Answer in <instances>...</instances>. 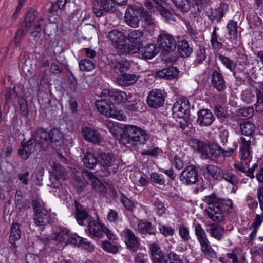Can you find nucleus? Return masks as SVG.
<instances>
[{"label": "nucleus", "mask_w": 263, "mask_h": 263, "mask_svg": "<svg viewBox=\"0 0 263 263\" xmlns=\"http://www.w3.org/2000/svg\"><path fill=\"white\" fill-rule=\"evenodd\" d=\"M201 250L206 255H208L211 257H214L216 255V252L212 249L210 246V243L209 240L199 242Z\"/></svg>", "instance_id": "45"}, {"label": "nucleus", "mask_w": 263, "mask_h": 263, "mask_svg": "<svg viewBox=\"0 0 263 263\" xmlns=\"http://www.w3.org/2000/svg\"><path fill=\"white\" fill-rule=\"evenodd\" d=\"M102 95H107L116 104L125 103L132 97V95L130 93L127 94L124 91L114 89H104L102 91Z\"/></svg>", "instance_id": "15"}, {"label": "nucleus", "mask_w": 263, "mask_h": 263, "mask_svg": "<svg viewBox=\"0 0 263 263\" xmlns=\"http://www.w3.org/2000/svg\"><path fill=\"white\" fill-rule=\"evenodd\" d=\"M138 79V77L134 74H123L119 76L117 81L122 86H129L135 83Z\"/></svg>", "instance_id": "35"}, {"label": "nucleus", "mask_w": 263, "mask_h": 263, "mask_svg": "<svg viewBox=\"0 0 263 263\" xmlns=\"http://www.w3.org/2000/svg\"><path fill=\"white\" fill-rule=\"evenodd\" d=\"M227 30L228 36L226 39L231 43V47L228 49L231 50L235 48L238 43L237 22L233 20H229L227 24Z\"/></svg>", "instance_id": "16"}, {"label": "nucleus", "mask_w": 263, "mask_h": 263, "mask_svg": "<svg viewBox=\"0 0 263 263\" xmlns=\"http://www.w3.org/2000/svg\"><path fill=\"white\" fill-rule=\"evenodd\" d=\"M197 114L198 118L196 122L201 126L210 125L215 120V117L213 113L207 109L200 110Z\"/></svg>", "instance_id": "21"}, {"label": "nucleus", "mask_w": 263, "mask_h": 263, "mask_svg": "<svg viewBox=\"0 0 263 263\" xmlns=\"http://www.w3.org/2000/svg\"><path fill=\"white\" fill-rule=\"evenodd\" d=\"M195 233L199 242L208 240L207 235L200 224H195Z\"/></svg>", "instance_id": "46"}, {"label": "nucleus", "mask_w": 263, "mask_h": 263, "mask_svg": "<svg viewBox=\"0 0 263 263\" xmlns=\"http://www.w3.org/2000/svg\"><path fill=\"white\" fill-rule=\"evenodd\" d=\"M81 132L84 139L87 141L98 144L102 141L101 137L99 132L90 127H83L81 129Z\"/></svg>", "instance_id": "20"}, {"label": "nucleus", "mask_w": 263, "mask_h": 263, "mask_svg": "<svg viewBox=\"0 0 263 263\" xmlns=\"http://www.w3.org/2000/svg\"><path fill=\"white\" fill-rule=\"evenodd\" d=\"M105 11H114V3L112 0H99V3Z\"/></svg>", "instance_id": "51"}, {"label": "nucleus", "mask_w": 263, "mask_h": 263, "mask_svg": "<svg viewBox=\"0 0 263 263\" xmlns=\"http://www.w3.org/2000/svg\"><path fill=\"white\" fill-rule=\"evenodd\" d=\"M120 201L124 206L128 210H132L134 208V204L132 200L124 195L121 196Z\"/></svg>", "instance_id": "55"}, {"label": "nucleus", "mask_w": 263, "mask_h": 263, "mask_svg": "<svg viewBox=\"0 0 263 263\" xmlns=\"http://www.w3.org/2000/svg\"><path fill=\"white\" fill-rule=\"evenodd\" d=\"M102 248L106 252L116 254L118 251V246L116 244L111 243L108 241H103L101 242Z\"/></svg>", "instance_id": "47"}, {"label": "nucleus", "mask_w": 263, "mask_h": 263, "mask_svg": "<svg viewBox=\"0 0 263 263\" xmlns=\"http://www.w3.org/2000/svg\"><path fill=\"white\" fill-rule=\"evenodd\" d=\"M79 66L80 70L86 72L91 71L95 68L94 62L87 59L81 60L79 62Z\"/></svg>", "instance_id": "42"}, {"label": "nucleus", "mask_w": 263, "mask_h": 263, "mask_svg": "<svg viewBox=\"0 0 263 263\" xmlns=\"http://www.w3.org/2000/svg\"><path fill=\"white\" fill-rule=\"evenodd\" d=\"M82 241V237L76 234H70L68 233V236L67 237V240L66 241V245L70 244L73 246H79Z\"/></svg>", "instance_id": "48"}, {"label": "nucleus", "mask_w": 263, "mask_h": 263, "mask_svg": "<svg viewBox=\"0 0 263 263\" xmlns=\"http://www.w3.org/2000/svg\"><path fill=\"white\" fill-rule=\"evenodd\" d=\"M107 37L111 44L116 48L118 54H127L130 52L129 45L126 42V37L123 32L114 29L108 32Z\"/></svg>", "instance_id": "6"}, {"label": "nucleus", "mask_w": 263, "mask_h": 263, "mask_svg": "<svg viewBox=\"0 0 263 263\" xmlns=\"http://www.w3.org/2000/svg\"><path fill=\"white\" fill-rule=\"evenodd\" d=\"M166 71H167L166 79H173L175 78L179 73L178 69L174 67H170L166 68Z\"/></svg>", "instance_id": "62"}, {"label": "nucleus", "mask_w": 263, "mask_h": 263, "mask_svg": "<svg viewBox=\"0 0 263 263\" xmlns=\"http://www.w3.org/2000/svg\"><path fill=\"white\" fill-rule=\"evenodd\" d=\"M21 236V231L19 224L13 222L12 223L10 228V234L9 242L11 245V247L15 249L17 247L16 241L20 239Z\"/></svg>", "instance_id": "27"}, {"label": "nucleus", "mask_w": 263, "mask_h": 263, "mask_svg": "<svg viewBox=\"0 0 263 263\" xmlns=\"http://www.w3.org/2000/svg\"><path fill=\"white\" fill-rule=\"evenodd\" d=\"M164 93L161 90L158 89L149 91L146 99L148 105L153 108H157L162 106L164 104Z\"/></svg>", "instance_id": "14"}, {"label": "nucleus", "mask_w": 263, "mask_h": 263, "mask_svg": "<svg viewBox=\"0 0 263 263\" xmlns=\"http://www.w3.org/2000/svg\"><path fill=\"white\" fill-rule=\"evenodd\" d=\"M75 217L77 222L80 225H85L89 220L91 217L85 209L78 201H74Z\"/></svg>", "instance_id": "22"}, {"label": "nucleus", "mask_w": 263, "mask_h": 263, "mask_svg": "<svg viewBox=\"0 0 263 263\" xmlns=\"http://www.w3.org/2000/svg\"><path fill=\"white\" fill-rule=\"evenodd\" d=\"M191 0H172L173 3L181 11L188 12L191 8ZM195 5L202 8L210 4V0H193Z\"/></svg>", "instance_id": "19"}, {"label": "nucleus", "mask_w": 263, "mask_h": 263, "mask_svg": "<svg viewBox=\"0 0 263 263\" xmlns=\"http://www.w3.org/2000/svg\"><path fill=\"white\" fill-rule=\"evenodd\" d=\"M107 219L110 222H116L118 221L121 220V218L120 217L118 213L114 210L110 209L109 210Z\"/></svg>", "instance_id": "58"}, {"label": "nucleus", "mask_w": 263, "mask_h": 263, "mask_svg": "<svg viewBox=\"0 0 263 263\" xmlns=\"http://www.w3.org/2000/svg\"><path fill=\"white\" fill-rule=\"evenodd\" d=\"M98 157L96 158L93 154L88 152L85 154L83 161L87 167L93 169L98 162Z\"/></svg>", "instance_id": "41"}, {"label": "nucleus", "mask_w": 263, "mask_h": 263, "mask_svg": "<svg viewBox=\"0 0 263 263\" xmlns=\"http://www.w3.org/2000/svg\"><path fill=\"white\" fill-rule=\"evenodd\" d=\"M146 132L134 125H126L124 127L123 140L132 146L144 144L147 140Z\"/></svg>", "instance_id": "3"}, {"label": "nucleus", "mask_w": 263, "mask_h": 263, "mask_svg": "<svg viewBox=\"0 0 263 263\" xmlns=\"http://www.w3.org/2000/svg\"><path fill=\"white\" fill-rule=\"evenodd\" d=\"M150 253L153 263H167L164 254L158 244H151Z\"/></svg>", "instance_id": "23"}, {"label": "nucleus", "mask_w": 263, "mask_h": 263, "mask_svg": "<svg viewBox=\"0 0 263 263\" xmlns=\"http://www.w3.org/2000/svg\"><path fill=\"white\" fill-rule=\"evenodd\" d=\"M33 209L34 211V221L37 226L45 225L48 222L50 210L42 201L35 200L32 201Z\"/></svg>", "instance_id": "7"}, {"label": "nucleus", "mask_w": 263, "mask_h": 263, "mask_svg": "<svg viewBox=\"0 0 263 263\" xmlns=\"http://www.w3.org/2000/svg\"><path fill=\"white\" fill-rule=\"evenodd\" d=\"M212 84L219 91H222L226 88V82L223 76L216 71L212 72Z\"/></svg>", "instance_id": "30"}, {"label": "nucleus", "mask_w": 263, "mask_h": 263, "mask_svg": "<svg viewBox=\"0 0 263 263\" xmlns=\"http://www.w3.org/2000/svg\"><path fill=\"white\" fill-rule=\"evenodd\" d=\"M203 201L208 205L204 210L205 215L215 222L224 221L225 214L230 213L233 208L231 199L220 197L214 193L204 196Z\"/></svg>", "instance_id": "1"}, {"label": "nucleus", "mask_w": 263, "mask_h": 263, "mask_svg": "<svg viewBox=\"0 0 263 263\" xmlns=\"http://www.w3.org/2000/svg\"><path fill=\"white\" fill-rule=\"evenodd\" d=\"M258 96L256 91L253 89H247L241 95V99L245 103L249 104L254 101Z\"/></svg>", "instance_id": "43"}, {"label": "nucleus", "mask_w": 263, "mask_h": 263, "mask_svg": "<svg viewBox=\"0 0 263 263\" xmlns=\"http://www.w3.org/2000/svg\"><path fill=\"white\" fill-rule=\"evenodd\" d=\"M198 175L196 167L194 165L186 166L181 173L179 179L185 185L195 184L198 180Z\"/></svg>", "instance_id": "13"}, {"label": "nucleus", "mask_w": 263, "mask_h": 263, "mask_svg": "<svg viewBox=\"0 0 263 263\" xmlns=\"http://www.w3.org/2000/svg\"><path fill=\"white\" fill-rule=\"evenodd\" d=\"M40 144L43 148L46 147L49 144V133L43 129L38 130L35 136V140Z\"/></svg>", "instance_id": "32"}, {"label": "nucleus", "mask_w": 263, "mask_h": 263, "mask_svg": "<svg viewBox=\"0 0 263 263\" xmlns=\"http://www.w3.org/2000/svg\"><path fill=\"white\" fill-rule=\"evenodd\" d=\"M35 148L34 141L28 140L23 145V148L18 150L19 155L23 159H27Z\"/></svg>", "instance_id": "33"}, {"label": "nucleus", "mask_w": 263, "mask_h": 263, "mask_svg": "<svg viewBox=\"0 0 263 263\" xmlns=\"http://www.w3.org/2000/svg\"><path fill=\"white\" fill-rule=\"evenodd\" d=\"M120 235L128 249L134 252L139 249L140 245L139 239L131 229L128 228H124Z\"/></svg>", "instance_id": "10"}, {"label": "nucleus", "mask_w": 263, "mask_h": 263, "mask_svg": "<svg viewBox=\"0 0 263 263\" xmlns=\"http://www.w3.org/2000/svg\"><path fill=\"white\" fill-rule=\"evenodd\" d=\"M256 111L258 112L263 111V96H257V102L255 104Z\"/></svg>", "instance_id": "64"}, {"label": "nucleus", "mask_w": 263, "mask_h": 263, "mask_svg": "<svg viewBox=\"0 0 263 263\" xmlns=\"http://www.w3.org/2000/svg\"><path fill=\"white\" fill-rule=\"evenodd\" d=\"M150 179L153 183L159 185H164L165 183L163 176L156 173H153L150 175Z\"/></svg>", "instance_id": "52"}, {"label": "nucleus", "mask_w": 263, "mask_h": 263, "mask_svg": "<svg viewBox=\"0 0 263 263\" xmlns=\"http://www.w3.org/2000/svg\"><path fill=\"white\" fill-rule=\"evenodd\" d=\"M143 11V8L140 6L129 7L126 9L125 14L126 23L133 28L138 27Z\"/></svg>", "instance_id": "8"}, {"label": "nucleus", "mask_w": 263, "mask_h": 263, "mask_svg": "<svg viewBox=\"0 0 263 263\" xmlns=\"http://www.w3.org/2000/svg\"><path fill=\"white\" fill-rule=\"evenodd\" d=\"M141 52L144 59H151L158 54L159 49L156 44H149L142 48Z\"/></svg>", "instance_id": "31"}, {"label": "nucleus", "mask_w": 263, "mask_h": 263, "mask_svg": "<svg viewBox=\"0 0 263 263\" xmlns=\"http://www.w3.org/2000/svg\"><path fill=\"white\" fill-rule=\"evenodd\" d=\"M238 142L239 144V151L241 158L242 159L246 160L245 163L248 164L249 161L251 160L250 146L251 141L250 138L247 139L243 137H241L238 139Z\"/></svg>", "instance_id": "18"}, {"label": "nucleus", "mask_w": 263, "mask_h": 263, "mask_svg": "<svg viewBox=\"0 0 263 263\" xmlns=\"http://www.w3.org/2000/svg\"><path fill=\"white\" fill-rule=\"evenodd\" d=\"M178 50L180 57H188L192 52V49L190 47L188 42L183 40L179 42Z\"/></svg>", "instance_id": "36"}, {"label": "nucleus", "mask_w": 263, "mask_h": 263, "mask_svg": "<svg viewBox=\"0 0 263 263\" xmlns=\"http://www.w3.org/2000/svg\"><path fill=\"white\" fill-rule=\"evenodd\" d=\"M168 263H183L179 256L173 252L167 254Z\"/></svg>", "instance_id": "61"}, {"label": "nucleus", "mask_w": 263, "mask_h": 263, "mask_svg": "<svg viewBox=\"0 0 263 263\" xmlns=\"http://www.w3.org/2000/svg\"><path fill=\"white\" fill-rule=\"evenodd\" d=\"M240 127L241 133L245 136H250L254 133L256 127L255 125L250 121H244L240 123Z\"/></svg>", "instance_id": "40"}, {"label": "nucleus", "mask_w": 263, "mask_h": 263, "mask_svg": "<svg viewBox=\"0 0 263 263\" xmlns=\"http://www.w3.org/2000/svg\"><path fill=\"white\" fill-rule=\"evenodd\" d=\"M105 226L98 221L90 220L88 222V230L94 236L101 237L103 235V229Z\"/></svg>", "instance_id": "29"}, {"label": "nucleus", "mask_w": 263, "mask_h": 263, "mask_svg": "<svg viewBox=\"0 0 263 263\" xmlns=\"http://www.w3.org/2000/svg\"><path fill=\"white\" fill-rule=\"evenodd\" d=\"M221 180H224L232 185H236L239 182L238 177L232 172L222 171Z\"/></svg>", "instance_id": "44"}, {"label": "nucleus", "mask_w": 263, "mask_h": 263, "mask_svg": "<svg viewBox=\"0 0 263 263\" xmlns=\"http://www.w3.org/2000/svg\"><path fill=\"white\" fill-rule=\"evenodd\" d=\"M116 161L114 155L109 153H102L98 155V163L104 168L112 166Z\"/></svg>", "instance_id": "26"}, {"label": "nucleus", "mask_w": 263, "mask_h": 263, "mask_svg": "<svg viewBox=\"0 0 263 263\" xmlns=\"http://www.w3.org/2000/svg\"><path fill=\"white\" fill-rule=\"evenodd\" d=\"M82 175L84 179H88L91 181L92 187L97 191L100 193L105 192V185L95 176L92 173L87 170H83Z\"/></svg>", "instance_id": "24"}, {"label": "nucleus", "mask_w": 263, "mask_h": 263, "mask_svg": "<svg viewBox=\"0 0 263 263\" xmlns=\"http://www.w3.org/2000/svg\"><path fill=\"white\" fill-rule=\"evenodd\" d=\"M121 55L115 57L109 63L111 71L117 74L127 71L130 66L129 61Z\"/></svg>", "instance_id": "12"}, {"label": "nucleus", "mask_w": 263, "mask_h": 263, "mask_svg": "<svg viewBox=\"0 0 263 263\" xmlns=\"http://www.w3.org/2000/svg\"><path fill=\"white\" fill-rule=\"evenodd\" d=\"M128 40L130 42L136 44L139 46L142 42H145L146 39L142 31L134 30L128 34Z\"/></svg>", "instance_id": "34"}, {"label": "nucleus", "mask_w": 263, "mask_h": 263, "mask_svg": "<svg viewBox=\"0 0 263 263\" xmlns=\"http://www.w3.org/2000/svg\"><path fill=\"white\" fill-rule=\"evenodd\" d=\"M179 234L180 238L184 241H187L190 238L189 228L183 225H180L179 226Z\"/></svg>", "instance_id": "53"}, {"label": "nucleus", "mask_w": 263, "mask_h": 263, "mask_svg": "<svg viewBox=\"0 0 263 263\" xmlns=\"http://www.w3.org/2000/svg\"><path fill=\"white\" fill-rule=\"evenodd\" d=\"M107 95L101 93V99L95 102V105L99 112L107 117H111L124 121L126 116L117 110L114 103L110 101Z\"/></svg>", "instance_id": "4"}, {"label": "nucleus", "mask_w": 263, "mask_h": 263, "mask_svg": "<svg viewBox=\"0 0 263 263\" xmlns=\"http://www.w3.org/2000/svg\"><path fill=\"white\" fill-rule=\"evenodd\" d=\"M262 213L260 214H256L255 215L254 221L252 224V227L259 228L263 221V209H261Z\"/></svg>", "instance_id": "63"}, {"label": "nucleus", "mask_w": 263, "mask_h": 263, "mask_svg": "<svg viewBox=\"0 0 263 263\" xmlns=\"http://www.w3.org/2000/svg\"><path fill=\"white\" fill-rule=\"evenodd\" d=\"M239 114L244 117L249 118L254 114V108L253 107L243 108L240 110Z\"/></svg>", "instance_id": "60"}, {"label": "nucleus", "mask_w": 263, "mask_h": 263, "mask_svg": "<svg viewBox=\"0 0 263 263\" xmlns=\"http://www.w3.org/2000/svg\"><path fill=\"white\" fill-rule=\"evenodd\" d=\"M159 230L162 234L165 236H172L174 234L175 230L170 226H161Z\"/></svg>", "instance_id": "59"}, {"label": "nucleus", "mask_w": 263, "mask_h": 263, "mask_svg": "<svg viewBox=\"0 0 263 263\" xmlns=\"http://www.w3.org/2000/svg\"><path fill=\"white\" fill-rule=\"evenodd\" d=\"M65 168L62 165L59 164H54L53 166L52 173L56 176V177L63 178L65 173Z\"/></svg>", "instance_id": "57"}, {"label": "nucleus", "mask_w": 263, "mask_h": 263, "mask_svg": "<svg viewBox=\"0 0 263 263\" xmlns=\"http://www.w3.org/2000/svg\"><path fill=\"white\" fill-rule=\"evenodd\" d=\"M206 231L212 237L218 241L222 240L225 232V230L223 227L215 223L207 224Z\"/></svg>", "instance_id": "25"}, {"label": "nucleus", "mask_w": 263, "mask_h": 263, "mask_svg": "<svg viewBox=\"0 0 263 263\" xmlns=\"http://www.w3.org/2000/svg\"><path fill=\"white\" fill-rule=\"evenodd\" d=\"M214 112L217 118L224 121L228 116L227 111L220 105H215L214 106Z\"/></svg>", "instance_id": "50"}, {"label": "nucleus", "mask_w": 263, "mask_h": 263, "mask_svg": "<svg viewBox=\"0 0 263 263\" xmlns=\"http://www.w3.org/2000/svg\"><path fill=\"white\" fill-rule=\"evenodd\" d=\"M221 39L218 35H211L210 42L213 48L219 50L222 48L223 44L220 41Z\"/></svg>", "instance_id": "49"}, {"label": "nucleus", "mask_w": 263, "mask_h": 263, "mask_svg": "<svg viewBox=\"0 0 263 263\" xmlns=\"http://www.w3.org/2000/svg\"><path fill=\"white\" fill-rule=\"evenodd\" d=\"M198 150L204 159H208L218 164L224 161L222 149L216 144L206 145L202 143H199L198 145Z\"/></svg>", "instance_id": "5"}, {"label": "nucleus", "mask_w": 263, "mask_h": 263, "mask_svg": "<svg viewBox=\"0 0 263 263\" xmlns=\"http://www.w3.org/2000/svg\"><path fill=\"white\" fill-rule=\"evenodd\" d=\"M157 43L160 48L166 52H172L176 47V41L174 37L166 33H161L159 35Z\"/></svg>", "instance_id": "11"}, {"label": "nucleus", "mask_w": 263, "mask_h": 263, "mask_svg": "<svg viewBox=\"0 0 263 263\" xmlns=\"http://www.w3.org/2000/svg\"><path fill=\"white\" fill-rule=\"evenodd\" d=\"M137 230L142 234L154 235L155 234L156 229L152 223L144 220H138Z\"/></svg>", "instance_id": "28"}, {"label": "nucleus", "mask_w": 263, "mask_h": 263, "mask_svg": "<svg viewBox=\"0 0 263 263\" xmlns=\"http://www.w3.org/2000/svg\"><path fill=\"white\" fill-rule=\"evenodd\" d=\"M49 143L59 141L61 137V133L58 129H52L49 133Z\"/></svg>", "instance_id": "56"}, {"label": "nucleus", "mask_w": 263, "mask_h": 263, "mask_svg": "<svg viewBox=\"0 0 263 263\" xmlns=\"http://www.w3.org/2000/svg\"><path fill=\"white\" fill-rule=\"evenodd\" d=\"M196 62L198 63H201L206 58L205 49L202 47H199L196 52Z\"/></svg>", "instance_id": "54"}, {"label": "nucleus", "mask_w": 263, "mask_h": 263, "mask_svg": "<svg viewBox=\"0 0 263 263\" xmlns=\"http://www.w3.org/2000/svg\"><path fill=\"white\" fill-rule=\"evenodd\" d=\"M205 170L214 179L221 181V174L223 170L220 167L213 165H208Z\"/></svg>", "instance_id": "38"}, {"label": "nucleus", "mask_w": 263, "mask_h": 263, "mask_svg": "<svg viewBox=\"0 0 263 263\" xmlns=\"http://www.w3.org/2000/svg\"><path fill=\"white\" fill-rule=\"evenodd\" d=\"M190 110L189 101L185 99H179L176 101L172 107V114L174 118H182Z\"/></svg>", "instance_id": "17"}, {"label": "nucleus", "mask_w": 263, "mask_h": 263, "mask_svg": "<svg viewBox=\"0 0 263 263\" xmlns=\"http://www.w3.org/2000/svg\"><path fill=\"white\" fill-rule=\"evenodd\" d=\"M162 0H145V5L151 12H159L167 20H174V13L164 8L161 5Z\"/></svg>", "instance_id": "9"}, {"label": "nucleus", "mask_w": 263, "mask_h": 263, "mask_svg": "<svg viewBox=\"0 0 263 263\" xmlns=\"http://www.w3.org/2000/svg\"><path fill=\"white\" fill-rule=\"evenodd\" d=\"M68 230L62 228L59 229V231L53 233L51 235V238L55 241L66 243V241L68 236Z\"/></svg>", "instance_id": "37"}, {"label": "nucleus", "mask_w": 263, "mask_h": 263, "mask_svg": "<svg viewBox=\"0 0 263 263\" xmlns=\"http://www.w3.org/2000/svg\"><path fill=\"white\" fill-rule=\"evenodd\" d=\"M36 11L31 9L26 14L25 18V29L27 31H30L32 37L36 42L42 40L46 33V29L43 28L45 20L42 16H37Z\"/></svg>", "instance_id": "2"}, {"label": "nucleus", "mask_w": 263, "mask_h": 263, "mask_svg": "<svg viewBox=\"0 0 263 263\" xmlns=\"http://www.w3.org/2000/svg\"><path fill=\"white\" fill-rule=\"evenodd\" d=\"M217 57L221 63L230 71L233 72L235 70L236 65L233 60L221 54H218Z\"/></svg>", "instance_id": "39"}]
</instances>
